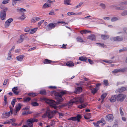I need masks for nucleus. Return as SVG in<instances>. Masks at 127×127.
<instances>
[{
	"mask_svg": "<svg viewBox=\"0 0 127 127\" xmlns=\"http://www.w3.org/2000/svg\"><path fill=\"white\" fill-rule=\"evenodd\" d=\"M40 99L41 101H44L46 103L49 104V105L51 107L57 109L63 107L67 106L68 105L67 103H65L59 105V106H57V105L60 103V102H56L53 100L48 99L47 98L45 97H41Z\"/></svg>",
	"mask_w": 127,
	"mask_h": 127,
	"instance_id": "nucleus-1",
	"label": "nucleus"
},
{
	"mask_svg": "<svg viewBox=\"0 0 127 127\" xmlns=\"http://www.w3.org/2000/svg\"><path fill=\"white\" fill-rule=\"evenodd\" d=\"M67 91H62L59 92H57L55 93V96L56 100L57 101L62 102L64 100L62 98V96L66 94Z\"/></svg>",
	"mask_w": 127,
	"mask_h": 127,
	"instance_id": "nucleus-2",
	"label": "nucleus"
},
{
	"mask_svg": "<svg viewBox=\"0 0 127 127\" xmlns=\"http://www.w3.org/2000/svg\"><path fill=\"white\" fill-rule=\"evenodd\" d=\"M57 113L58 112L56 110L53 111L48 109L46 111V113L43 115L42 117L43 118L48 117L49 118L51 119L54 116V114Z\"/></svg>",
	"mask_w": 127,
	"mask_h": 127,
	"instance_id": "nucleus-3",
	"label": "nucleus"
},
{
	"mask_svg": "<svg viewBox=\"0 0 127 127\" xmlns=\"http://www.w3.org/2000/svg\"><path fill=\"white\" fill-rule=\"evenodd\" d=\"M74 100H71L69 102L67 103L68 107L69 108L72 106L74 103L78 102L82 103L84 101V99L81 97H78L74 99Z\"/></svg>",
	"mask_w": 127,
	"mask_h": 127,
	"instance_id": "nucleus-4",
	"label": "nucleus"
},
{
	"mask_svg": "<svg viewBox=\"0 0 127 127\" xmlns=\"http://www.w3.org/2000/svg\"><path fill=\"white\" fill-rule=\"evenodd\" d=\"M38 121V119L34 118H30L28 119L27 121V123L28 126L25 125L23 126L22 127H32L33 123L34 122H37Z\"/></svg>",
	"mask_w": 127,
	"mask_h": 127,
	"instance_id": "nucleus-5",
	"label": "nucleus"
},
{
	"mask_svg": "<svg viewBox=\"0 0 127 127\" xmlns=\"http://www.w3.org/2000/svg\"><path fill=\"white\" fill-rule=\"evenodd\" d=\"M117 96V101L120 102L123 101L126 97L125 95L122 94H119Z\"/></svg>",
	"mask_w": 127,
	"mask_h": 127,
	"instance_id": "nucleus-6",
	"label": "nucleus"
},
{
	"mask_svg": "<svg viewBox=\"0 0 127 127\" xmlns=\"http://www.w3.org/2000/svg\"><path fill=\"white\" fill-rule=\"evenodd\" d=\"M82 118V116L78 114L76 117H74L69 118L68 120L73 121H76L78 122L80 121V120Z\"/></svg>",
	"mask_w": 127,
	"mask_h": 127,
	"instance_id": "nucleus-7",
	"label": "nucleus"
},
{
	"mask_svg": "<svg viewBox=\"0 0 127 127\" xmlns=\"http://www.w3.org/2000/svg\"><path fill=\"white\" fill-rule=\"evenodd\" d=\"M57 24H58V23H51L49 24L47 26L46 30L48 31L53 29L55 27L57 26Z\"/></svg>",
	"mask_w": 127,
	"mask_h": 127,
	"instance_id": "nucleus-8",
	"label": "nucleus"
},
{
	"mask_svg": "<svg viewBox=\"0 0 127 127\" xmlns=\"http://www.w3.org/2000/svg\"><path fill=\"white\" fill-rule=\"evenodd\" d=\"M9 107L10 109V110L9 112H5V113L4 114H3L2 116V118H7L6 116L9 117L10 114H12V112L13 110L12 109L11 106Z\"/></svg>",
	"mask_w": 127,
	"mask_h": 127,
	"instance_id": "nucleus-9",
	"label": "nucleus"
},
{
	"mask_svg": "<svg viewBox=\"0 0 127 127\" xmlns=\"http://www.w3.org/2000/svg\"><path fill=\"white\" fill-rule=\"evenodd\" d=\"M114 117L112 114H108L106 116L105 119L106 121L111 122L113 121Z\"/></svg>",
	"mask_w": 127,
	"mask_h": 127,
	"instance_id": "nucleus-10",
	"label": "nucleus"
},
{
	"mask_svg": "<svg viewBox=\"0 0 127 127\" xmlns=\"http://www.w3.org/2000/svg\"><path fill=\"white\" fill-rule=\"evenodd\" d=\"M111 40L112 39L114 41H120L123 40L124 39V38L121 36H119L113 37L111 38Z\"/></svg>",
	"mask_w": 127,
	"mask_h": 127,
	"instance_id": "nucleus-11",
	"label": "nucleus"
},
{
	"mask_svg": "<svg viewBox=\"0 0 127 127\" xmlns=\"http://www.w3.org/2000/svg\"><path fill=\"white\" fill-rule=\"evenodd\" d=\"M22 106V105L20 103H18L17 105L16 106L15 112L14 114L15 115H16L17 112L20 110Z\"/></svg>",
	"mask_w": 127,
	"mask_h": 127,
	"instance_id": "nucleus-12",
	"label": "nucleus"
},
{
	"mask_svg": "<svg viewBox=\"0 0 127 127\" xmlns=\"http://www.w3.org/2000/svg\"><path fill=\"white\" fill-rule=\"evenodd\" d=\"M18 90V89L17 87H15L12 89V91L15 95H18L20 92L17 91Z\"/></svg>",
	"mask_w": 127,
	"mask_h": 127,
	"instance_id": "nucleus-13",
	"label": "nucleus"
},
{
	"mask_svg": "<svg viewBox=\"0 0 127 127\" xmlns=\"http://www.w3.org/2000/svg\"><path fill=\"white\" fill-rule=\"evenodd\" d=\"M82 88L81 87H77L75 88L74 92L76 94H77L78 93L82 92Z\"/></svg>",
	"mask_w": 127,
	"mask_h": 127,
	"instance_id": "nucleus-14",
	"label": "nucleus"
},
{
	"mask_svg": "<svg viewBox=\"0 0 127 127\" xmlns=\"http://www.w3.org/2000/svg\"><path fill=\"white\" fill-rule=\"evenodd\" d=\"M0 15L1 19L2 20H4L6 17V13L5 12V11H1Z\"/></svg>",
	"mask_w": 127,
	"mask_h": 127,
	"instance_id": "nucleus-15",
	"label": "nucleus"
},
{
	"mask_svg": "<svg viewBox=\"0 0 127 127\" xmlns=\"http://www.w3.org/2000/svg\"><path fill=\"white\" fill-rule=\"evenodd\" d=\"M88 103L87 102L85 103H82L81 105H78V107L79 109H82L85 108L88 105Z\"/></svg>",
	"mask_w": 127,
	"mask_h": 127,
	"instance_id": "nucleus-16",
	"label": "nucleus"
},
{
	"mask_svg": "<svg viewBox=\"0 0 127 127\" xmlns=\"http://www.w3.org/2000/svg\"><path fill=\"white\" fill-rule=\"evenodd\" d=\"M117 96L116 95H114L112 96L110 99V101L111 102H114L117 100Z\"/></svg>",
	"mask_w": 127,
	"mask_h": 127,
	"instance_id": "nucleus-17",
	"label": "nucleus"
},
{
	"mask_svg": "<svg viewBox=\"0 0 127 127\" xmlns=\"http://www.w3.org/2000/svg\"><path fill=\"white\" fill-rule=\"evenodd\" d=\"M66 65L68 67H72L74 66V64L71 61L67 62L66 64Z\"/></svg>",
	"mask_w": 127,
	"mask_h": 127,
	"instance_id": "nucleus-18",
	"label": "nucleus"
},
{
	"mask_svg": "<svg viewBox=\"0 0 127 127\" xmlns=\"http://www.w3.org/2000/svg\"><path fill=\"white\" fill-rule=\"evenodd\" d=\"M51 63H55V62L54 61H52L47 59H45L43 62V63L44 64H50Z\"/></svg>",
	"mask_w": 127,
	"mask_h": 127,
	"instance_id": "nucleus-19",
	"label": "nucleus"
},
{
	"mask_svg": "<svg viewBox=\"0 0 127 127\" xmlns=\"http://www.w3.org/2000/svg\"><path fill=\"white\" fill-rule=\"evenodd\" d=\"M88 38L91 39L92 40H95V36L94 34H91L88 36Z\"/></svg>",
	"mask_w": 127,
	"mask_h": 127,
	"instance_id": "nucleus-20",
	"label": "nucleus"
},
{
	"mask_svg": "<svg viewBox=\"0 0 127 127\" xmlns=\"http://www.w3.org/2000/svg\"><path fill=\"white\" fill-rule=\"evenodd\" d=\"M40 19V18L38 17H33L32 20L31 21L32 22L34 23L37 21H39Z\"/></svg>",
	"mask_w": 127,
	"mask_h": 127,
	"instance_id": "nucleus-21",
	"label": "nucleus"
},
{
	"mask_svg": "<svg viewBox=\"0 0 127 127\" xmlns=\"http://www.w3.org/2000/svg\"><path fill=\"white\" fill-rule=\"evenodd\" d=\"M109 36L108 35H103L102 34L101 35V37L102 39L103 40H105L107 39L109 37Z\"/></svg>",
	"mask_w": 127,
	"mask_h": 127,
	"instance_id": "nucleus-22",
	"label": "nucleus"
},
{
	"mask_svg": "<svg viewBox=\"0 0 127 127\" xmlns=\"http://www.w3.org/2000/svg\"><path fill=\"white\" fill-rule=\"evenodd\" d=\"M126 89V88L125 87H122L121 88L119 89L117 91L121 93L125 91Z\"/></svg>",
	"mask_w": 127,
	"mask_h": 127,
	"instance_id": "nucleus-23",
	"label": "nucleus"
},
{
	"mask_svg": "<svg viewBox=\"0 0 127 127\" xmlns=\"http://www.w3.org/2000/svg\"><path fill=\"white\" fill-rule=\"evenodd\" d=\"M91 32V31H88L87 30H81L80 31V33L82 34H83V33H87L89 32Z\"/></svg>",
	"mask_w": 127,
	"mask_h": 127,
	"instance_id": "nucleus-24",
	"label": "nucleus"
},
{
	"mask_svg": "<svg viewBox=\"0 0 127 127\" xmlns=\"http://www.w3.org/2000/svg\"><path fill=\"white\" fill-rule=\"evenodd\" d=\"M38 28H35L33 29L30 30V32H29L30 34H33L37 30Z\"/></svg>",
	"mask_w": 127,
	"mask_h": 127,
	"instance_id": "nucleus-25",
	"label": "nucleus"
},
{
	"mask_svg": "<svg viewBox=\"0 0 127 127\" xmlns=\"http://www.w3.org/2000/svg\"><path fill=\"white\" fill-rule=\"evenodd\" d=\"M98 90V89H96V88H93L91 89V92L93 94H94L97 92Z\"/></svg>",
	"mask_w": 127,
	"mask_h": 127,
	"instance_id": "nucleus-26",
	"label": "nucleus"
},
{
	"mask_svg": "<svg viewBox=\"0 0 127 127\" xmlns=\"http://www.w3.org/2000/svg\"><path fill=\"white\" fill-rule=\"evenodd\" d=\"M24 58V56H17L16 57L17 60L21 61L23 60Z\"/></svg>",
	"mask_w": 127,
	"mask_h": 127,
	"instance_id": "nucleus-27",
	"label": "nucleus"
},
{
	"mask_svg": "<svg viewBox=\"0 0 127 127\" xmlns=\"http://www.w3.org/2000/svg\"><path fill=\"white\" fill-rule=\"evenodd\" d=\"M37 95V94L33 93H29L28 94L29 96H35Z\"/></svg>",
	"mask_w": 127,
	"mask_h": 127,
	"instance_id": "nucleus-28",
	"label": "nucleus"
},
{
	"mask_svg": "<svg viewBox=\"0 0 127 127\" xmlns=\"http://www.w3.org/2000/svg\"><path fill=\"white\" fill-rule=\"evenodd\" d=\"M79 59L80 60L84 61H85V62H87V61H86L87 60V59L86 57H81L79 58Z\"/></svg>",
	"mask_w": 127,
	"mask_h": 127,
	"instance_id": "nucleus-29",
	"label": "nucleus"
},
{
	"mask_svg": "<svg viewBox=\"0 0 127 127\" xmlns=\"http://www.w3.org/2000/svg\"><path fill=\"white\" fill-rule=\"evenodd\" d=\"M16 101V98H15L13 99L12 100V101L11 102V104L12 105L13 107H14V106L15 104V103Z\"/></svg>",
	"mask_w": 127,
	"mask_h": 127,
	"instance_id": "nucleus-30",
	"label": "nucleus"
},
{
	"mask_svg": "<svg viewBox=\"0 0 127 127\" xmlns=\"http://www.w3.org/2000/svg\"><path fill=\"white\" fill-rule=\"evenodd\" d=\"M31 104L33 106H36L39 105L38 103L36 102H33L31 103Z\"/></svg>",
	"mask_w": 127,
	"mask_h": 127,
	"instance_id": "nucleus-31",
	"label": "nucleus"
},
{
	"mask_svg": "<svg viewBox=\"0 0 127 127\" xmlns=\"http://www.w3.org/2000/svg\"><path fill=\"white\" fill-rule=\"evenodd\" d=\"M107 94L106 93H105L102 94L101 96V98L102 100H104V98L106 97Z\"/></svg>",
	"mask_w": 127,
	"mask_h": 127,
	"instance_id": "nucleus-32",
	"label": "nucleus"
},
{
	"mask_svg": "<svg viewBox=\"0 0 127 127\" xmlns=\"http://www.w3.org/2000/svg\"><path fill=\"white\" fill-rule=\"evenodd\" d=\"M70 0H64V4H67V5H71V4H70Z\"/></svg>",
	"mask_w": 127,
	"mask_h": 127,
	"instance_id": "nucleus-33",
	"label": "nucleus"
},
{
	"mask_svg": "<svg viewBox=\"0 0 127 127\" xmlns=\"http://www.w3.org/2000/svg\"><path fill=\"white\" fill-rule=\"evenodd\" d=\"M127 5V1H124L122 2L119 4V5Z\"/></svg>",
	"mask_w": 127,
	"mask_h": 127,
	"instance_id": "nucleus-34",
	"label": "nucleus"
},
{
	"mask_svg": "<svg viewBox=\"0 0 127 127\" xmlns=\"http://www.w3.org/2000/svg\"><path fill=\"white\" fill-rule=\"evenodd\" d=\"M31 99V98L29 97H27L25 98L24 100V101L25 102H27L30 101Z\"/></svg>",
	"mask_w": 127,
	"mask_h": 127,
	"instance_id": "nucleus-35",
	"label": "nucleus"
},
{
	"mask_svg": "<svg viewBox=\"0 0 127 127\" xmlns=\"http://www.w3.org/2000/svg\"><path fill=\"white\" fill-rule=\"evenodd\" d=\"M40 94L42 95H45L46 94V92L45 90H41L39 92Z\"/></svg>",
	"mask_w": 127,
	"mask_h": 127,
	"instance_id": "nucleus-36",
	"label": "nucleus"
},
{
	"mask_svg": "<svg viewBox=\"0 0 127 127\" xmlns=\"http://www.w3.org/2000/svg\"><path fill=\"white\" fill-rule=\"evenodd\" d=\"M103 84L106 86H107L108 85V80H104L103 81Z\"/></svg>",
	"mask_w": 127,
	"mask_h": 127,
	"instance_id": "nucleus-37",
	"label": "nucleus"
},
{
	"mask_svg": "<svg viewBox=\"0 0 127 127\" xmlns=\"http://www.w3.org/2000/svg\"><path fill=\"white\" fill-rule=\"evenodd\" d=\"M17 10L18 12L21 11L23 12V11H26L25 9L22 8H21L20 9H17Z\"/></svg>",
	"mask_w": 127,
	"mask_h": 127,
	"instance_id": "nucleus-38",
	"label": "nucleus"
},
{
	"mask_svg": "<svg viewBox=\"0 0 127 127\" xmlns=\"http://www.w3.org/2000/svg\"><path fill=\"white\" fill-rule=\"evenodd\" d=\"M121 15L123 16H125L127 15V10H124L121 14Z\"/></svg>",
	"mask_w": 127,
	"mask_h": 127,
	"instance_id": "nucleus-39",
	"label": "nucleus"
},
{
	"mask_svg": "<svg viewBox=\"0 0 127 127\" xmlns=\"http://www.w3.org/2000/svg\"><path fill=\"white\" fill-rule=\"evenodd\" d=\"M84 82L83 81H81L79 83H76V84L78 86H82L83 85Z\"/></svg>",
	"mask_w": 127,
	"mask_h": 127,
	"instance_id": "nucleus-40",
	"label": "nucleus"
},
{
	"mask_svg": "<svg viewBox=\"0 0 127 127\" xmlns=\"http://www.w3.org/2000/svg\"><path fill=\"white\" fill-rule=\"evenodd\" d=\"M77 40L78 41L80 42H82L83 41V40L81 38V37H79L77 38Z\"/></svg>",
	"mask_w": 127,
	"mask_h": 127,
	"instance_id": "nucleus-41",
	"label": "nucleus"
},
{
	"mask_svg": "<svg viewBox=\"0 0 127 127\" xmlns=\"http://www.w3.org/2000/svg\"><path fill=\"white\" fill-rule=\"evenodd\" d=\"M49 7V4H47L46 3H45L43 5L42 7V8H45Z\"/></svg>",
	"mask_w": 127,
	"mask_h": 127,
	"instance_id": "nucleus-42",
	"label": "nucleus"
},
{
	"mask_svg": "<svg viewBox=\"0 0 127 127\" xmlns=\"http://www.w3.org/2000/svg\"><path fill=\"white\" fill-rule=\"evenodd\" d=\"M21 0H12V5L14 6L17 3V1H20Z\"/></svg>",
	"mask_w": 127,
	"mask_h": 127,
	"instance_id": "nucleus-43",
	"label": "nucleus"
},
{
	"mask_svg": "<svg viewBox=\"0 0 127 127\" xmlns=\"http://www.w3.org/2000/svg\"><path fill=\"white\" fill-rule=\"evenodd\" d=\"M14 48H15V46H14L12 47V48L10 49V50L9 51L8 56H11V55L10 54L11 53V51L12 50H14Z\"/></svg>",
	"mask_w": 127,
	"mask_h": 127,
	"instance_id": "nucleus-44",
	"label": "nucleus"
},
{
	"mask_svg": "<svg viewBox=\"0 0 127 127\" xmlns=\"http://www.w3.org/2000/svg\"><path fill=\"white\" fill-rule=\"evenodd\" d=\"M100 6L103 9H105L106 6L103 3H101L100 4Z\"/></svg>",
	"mask_w": 127,
	"mask_h": 127,
	"instance_id": "nucleus-45",
	"label": "nucleus"
},
{
	"mask_svg": "<svg viewBox=\"0 0 127 127\" xmlns=\"http://www.w3.org/2000/svg\"><path fill=\"white\" fill-rule=\"evenodd\" d=\"M118 20V18L116 17H114L112 18L111 21L112 22H114Z\"/></svg>",
	"mask_w": 127,
	"mask_h": 127,
	"instance_id": "nucleus-46",
	"label": "nucleus"
},
{
	"mask_svg": "<svg viewBox=\"0 0 127 127\" xmlns=\"http://www.w3.org/2000/svg\"><path fill=\"white\" fill-rule=\"evenodd\" d=\"M13 21V19L12 18H10L8 20H7L6 21V22L7 23L10 24L11 22Z\"/></svg>",
	"mask_w": 127,
	"mask_h": 127,
	"instance_id": "nucleus-47",
	"label": "nucleus"
},
{
	"mask_svg": "<svg viewBox=\"0 0 127 127\" xmlns=\"http://www.w3.org/2000/svg\"><path fill=\"white\" fill-rule=\"evenodd\" d=\"M49 15H55V13L53 10H52L51 12L49 13Z\"/></svg>",
	"mask_w": 127,
	"mask_h": 127,
	"instance_id": "nucleus-48",
	"label": "nucleus"
},
{
	"mask_svg": "<svg viewBox=\"0 0 127 127\" xmlns=\"http://www.w3.org/2000/svg\"><path fill=\"white\" fill-rule=\"evenodd\" d=\"M127 50V49L125 48H123L122 49H121L119 50V52H123L124 51H125Z\"/></svg>",
	"mask_w": 127,
	"mask_h": 127,
	"instance_id": "nucleus-49",
	"label": "nucleus"
},
{
	"mask_svg": "<svg viewBox=\"0 0 127 127\" xmlns=\"http://www.w3.org/2000/svg\"><path fill=\"white\" fill-rule=\"evenodd\" d=\"M9 23H7L6 21L5 22L4 24L5 28H7V27L9 26Z\"/></svg>",
	"mask_w": 127,
	"mask_h": 127,
	"instance_id": "nucleus-50",
	"label": "nucleus"
},
{
	"mask_svg": "<svg viewBox=\"0 0 127 127\" xmlns=\"http://www.w3.org/2000/svg\"><path fill=\"white\" fill-rule=\"evenodd\" d=\"M119 110L120 111V114L122 116H123L124 114V113L123 112V111L122 108L121 107H120L119 109Z\"/></svg>",
	"mask_w": 127,
	"mask_h": 127,
	"instance_id": "nucleus-51",
	"label": "nucleus"
},
{
	"mask_svg": "<svg viewBox=\"0 0 127 127\" xmlns=\"http://www.w3.org/2000/svg\"><path fill=\"white\" fill-rule=\"evenodd\" d=\"M83 3V2H80L78 5L76 7V8L77 9L80 7Z\"/></svg>",
	"mask_w": 127,
	"mask_h": 127,
	"instance_id": "nucleus-52",
	"label": "nucleus"
},
{
	"mask_svg": "<svg viewBox=\"0 0 127 127\" xmlns=\"http://www.w3.org/2000/svg\"><path fill=\"white\" fill-rule=\"evenodd\" d=\"M101 123H103V125H104L105 124V120L103 118H102L101 119Z\"/></svg>",
	"mask_w": 127,
	"mask_h": 127,
	"instance_id": "nucleus-53",
	"label": "nucleus"
},
{
	"mask_svg": "<svg viewBox=\"0 0 127 127\" xmlns=\"http://www.w3.org/2000/svg\"><path fill=\"white\" fill-rule=\"evenodd\" d=\"M3 10L2 11H5V12L6 13V12L8 10L7 8L6 7H4L3 9Z\"/></svg>",
	"mask_w": 127,
	"mask_h": 127,
	"instance_id": "nucleus-54",
	"label": "nucleus"
},
{
	"mask_svg": "<svg viewBox=\"0 0 127 127\" xmlns=\"http://www.w3.org/2000/svg\"><path fill=\"white\" fill-rule=\"evenodd\" d=\"M7 97L5 95L4 96V102L5 103V104L7 103Z\"/></svg>",
	"mask_w": 127,
	"mask_h": 127,
	"instance_id": "nucleus-55",
	"label": "nucleus"
},
{
	"mask_svg": "<svg viewBox=\"0 0 127 127\" xmlns=\"http://www.w3.org/2000/svg\"><path fill=\"white\" fill-rule=\"evenodd\" d=\"M23 109L24 110H26L27 111H28L29 110V108L28 106L23 108Z\"/></svg>",
	"mask_w": 127,
	"mask_h": 127,
	"instance_id": "nucleus-56",
	"label": "nucleus"
},
{
	"mask_svg": "<svg viewBox=\"0 0 127 127\" xmlns=\"http://www.w3.org/2000/svg\"><path fill=\"white\" fill-rule=\"evenodd\" d=\"M121 10H123L126 9L127 7L125 6H120Z\"/></svg>",
	"mask_w": 127,
	"mask_h": 127,
	"instance_id": "nucleus-57",
	"label": "nucleus"
},
{
	"mask_svg": "<svg viewBox=\"0 0 127 127\" xmlns=\"http://www.w3.org/2000/svg\"><path fill=\"white\" fill-rule=\"evenodd\" d=\"M103 61L104 62L106 63H111L113 61L111 60H108V61Z\"/></svg>",
	"mask_w": 127,
	"mask_h": 127,
	"instance_id": "nucleus-58",
	"label": "nucleus"
},
{
	"mask_svg": "<svg viewBox=\"0 0 127 127\" xmlns=\"http://www.w3.org/2000/svg\"><path fill=\"white\" fill-rule=\"evenodd\" d=\"M9 0H4L2 2L3 4H5L8 2Z\"/></svg>",
	"mask_w": 127,
	"mask_h": 127,
	"instance_id": "nucleus-59",
	"label": "nucleus"
},
{
	"mask_svg": "<svg viewBox=\"0 0 127 127\" xmlns=\"http://www.w3.org/2000/svg\"><path fill=\"white\" fill-rule=\"evenodd\" d=\"M23 41V39H19L18 41H17V42L18 43H20L22 42Z\"/></svg>",
	"mask_w": 127,
	"mask_h": 127,
	"instance_id": "nucleus-60",
	"label": "nucleus"
},
{
	"mask_svg": "<svg viewBox=\"0 0 127 127\" xmlns=\"http://www.w3.org/2000/svg\"><path fill=\"white\" fill-rule=\"evenodd\" d=\"M88 62L89 63L91 64H94V62L92 61L90 59H89L88 60Z\"/></svg>",
	"mask_w": 127,
	"mask_h": 127,
	"instance_id": "nucleus-61",
	"label": "nucleus"
},
{
	"mask_svg": "<svg viewBox=\"0 0 127 127\" xmlns=\"http://www.w3.org/2000/svg\"><path fill=\"white\" fill-rule=\"evenodd\" d=\"M94 126L96 127H99V126L98 124L97 123H94Z\"/></svg>",
	"mask_w": 127,
	"mask_h": 127,
	"instance_id": "nucleus-62",
	"label": "nucleus"
},
{
	"mask_svg": "<svg viewBox=\"0 0 127 127\" xmlns=\"http://www.w3.org/2000/svg\"><path fill=\"white\" fill-rule=\"evenodd\" d=\"M119 72H120V69H116L113 71V72L114 73H117Z\"/></svg>",
	"mask_w": 127,
	"mask_h": 127,
	"instance_id": "nucleus-63",
	"label": "nucleus"
},
{
	"mask_svg": "<svg viewBox=\"0 0 127 127\" xmlns=\"http://www.w3.org/2000/svg\"><path fill=\"white\" fill-rule=\"evenodd\" d=\"M8 81V79H5L4 81V82L3 84V85H6V84L7 82Z\"/></svg>",
	"mask_w": 127,
	"mask_h": 127,
	"instance_id": "nucleus-64",
	"label": "nucleus"
}]
</instances>
